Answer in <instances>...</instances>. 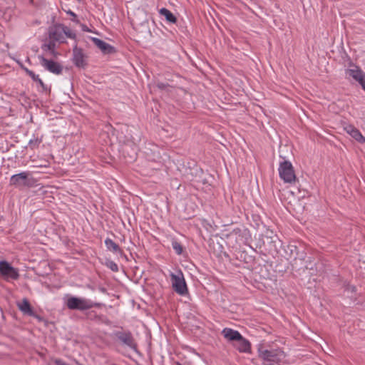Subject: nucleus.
I'll use <instances>...</instances> for the list:
<instances>
[{
  "mask_svg": "<svg viewBox=\"0 0 365 365\" xmlns=\"http://www.w3.org/2000/svg\"><path fill=\"white\" fill-rule=\"evenodd\" d=\"M257 352L258 356L264 365L279 364L285 358L284 352L280 349H268L263 344H259Z\"/></svg>",
  "mask_w": 365,
  "mask_h": 365,
  "instance_id": "nucleus-1",
  "label": "nucleus"
},
{
  "mask_svg": "<svg viewBox=\"0 0 365 365\" xmlns=\"http://www.w3.org/2000/svg\"><path fill=\"white\" fill-rule=\"evenodd\" d=\"M66 306L71 310H87L92 307H100V303H94L89 299L71 297L66 301Z\"/></svg>",
  "mask_w": 365,
  "mask_h": 365,
  "instance_id": "nucleus-2",
  "label": "nucleus"
},
{
  "mask_svg": "<svg viewBox=\"0 0 365 365\" xmlns=\"http://www.w3.org/2000/svg\"><path fill=\"white\" fill-rule=\"evenodd\" d=\"M0 277L6 282L18 280L20 277L19 270L11 266L6 260L0 261Z\"/></svg>",
  "mask_w": 365,
  "mask_h": 365,
  "instance_id": "nucleus-3",
  "label": "nucleus"
},
{
  "mask_svg": "<svg viewBox=\"0 0 365 365\" xmlns=\"http://www.w3.org/2000/svg\"><path fill=\"white\" fill-rule=\"evenodd\" d=\"M279 174L285 182L292 183L296 180L294 168L289 161L284 160L279 163Z\"/></svg>",
  "mask_w": 365,
  "mask_h": 365,
  "instance_id": "nucleus-4",
  "label": "nucleus"
},
{
  "mask_svg": "<svg viewBox=\"0 0 365 365\" xmlns=\"http://www.w3.org/2000/svg\"><path fill=\"white\" fill-rule=\"evenodd\" d=\"M170 277L173 289L180 295H185L187 293V287L182 273L181 272L178 274L172 273Z\"/></svg>",
  "mask_w": 365,
  "mask_h": 365,
  "instance_id": "nucleus-5",
  "label": "nucleus"
},
{
  "mask_svg": "<svg viewBox=\"0 0 365 365\" xmlns=\"http://www.w3.org/2000/svg\"><path fill=\"white\" fill-rule=\"evenodd\" d=\"M346 75L357 81L365 91V73L358 66H354L346 71Z\"/></svg>",
  "mask_w": 365,
  "mask_h": 365,
  "instance_id": "nucleus-6",
  "label": "nucleus"
},
{
  "mask_svg": "<svg viewBox=\"0 0 365 365\" xmlns=\"http://www.w3.org/2000/svg\"><path fill=\"white\" fill-rule=\"evenodd\" d=\"M39 58L42 66L46 70L57 75L61 73L63 67L58 63L51 60H48L43 56H41Z\"/></svg>",
  "mask_w": 365,
  "mask_h": 365,
  "instance_id": "nucleus-7",
  "label": "nucleus"
},
{
  "mask_svg": "<svg viewBox=\"0 0 365 365\" xmlns=\"http://www.w3.org/2000/svg\"><path fill=\"white\" fill-rule=\"evenodd\" d=\"M29 173L22 172L11 176L10 185L14 186H30Z\"/></svg>",
  "mask_w": 365,
  "mask_h": 365,
  "instance_id": "nucleus-8",
  "label": "nucleus"
},
{
  "mask_svg": "<svg viewBox=\"0 0 365 365\" xmlns=\"http://www.w3.org/2000/svg\"><path fill=\"white\" fill-rule=\"evenodd\" d=\"M65 32L64 26H53L49 29V38L54 41L63 43L65 41Z\"/></svg>",
  "mask_w": 365,
  "mask_h": 365,
  "instance_id": "nucleus-9",
  "label": "nucleus"
},
{
  "mask_svg": "<svg viewBox=\"0 0 365 365\" xmlns=\"http://www.w3.org/2000/svg\"><path fill=\"white\" fill-rule=\"evenodd\" d=\"M343 128L344 130L356 141L362 144L365 143V138L362 135L361 132L354 125L344 123Z\"/></svg>",
  "mask_w": 365,
  "mask_h": 365,
  "instance_id": "nucleus-10",
  "label": "nucleus"
},
{
  "mask_svg": "<svg viewBox=\"0 0 365 365\" xmlns=\"http://www.w3.org/2000/svg\"><path fill=\"white\" fill-rule=\"evenodd\" d=\"M115 336L124 344L133 348L135 346L134 339L130 331H118Z\"/></svg>",
  "mask_w": 365,
  "mask_h": 365,
  "instance_id": "nucleus-11",
  "label": "nucleus"
},
{
  "mask_svg": "<svg viewBox=\"0 0 365 365\" xmlns=\"http://www.w3.org/2000/svg\"><path fill=\"white\" fill-rule=\"evenodd\" d=\"M86 56L83 50L77 47L73 49V62L78 67H85L86 65Z\"/></svg>",
  "mask_w": 365,
  "mask_h": 365,
  "instance_id": "nucleus-12",
  "label": "nucleus"
},
{
  "mask_svg": "<svg viewBox=\"0 0 365 365\" xmlns=\"http://www.w3.org/2000/svg\"><path fill=\"white\" fill-rule=\"evenodd\" d=\"M222 334L230 341H237L242 339V334L238 331L230 328H225L222 331Z\"/></svg>",
  "mask_w": 365,
  "mask_h": 365,
  "instance_id": "nucleus-13",
  "label": "nucleus"
},
{
  "mask_svg": "<svg viewBox=\"0 0 365 365\" xmlns=\"http://www.w3.org/2000/svg\"><path fill=\"white\" fill-rule=\"evenodd\" d=\"M19 309L24 314L28 316H35V312H34L30 302L26 298L23 299L21 302L17 304Z\"/></svg>",
  "mask_w": 365,
  "mask_h": 365,
  "instance_id": "nucleus-14",
  "label": "nucleus"
},
{
  "mask_svg": "<svg viewBox=\"0 0 365 365\" xmlns=\"http://www.w3.org/2000/svg\"><path fill=\"white\" fill-rule=\"evenodd\" d=\"M93 41L94 44L101 49L104 53H110L113 51V48L108 43L97 38H93Z\"/></svg>",
  "mask_w": 365,
  "mask_h": 365,
  "instance_id": "nucleus-15",
  "label": "nucleus"
},
{
  "mask_svg": "<svg viewBox=\"0 0 365 365\" xmlns=\"http://www.w3.org/2000/svg\"><path fill=\"white\" fill-rule=\"evenodd\" d=\"M238 345L237 346V349L240 352H244V353H250L251 351V344L250 342L244 338L242 336V339H239L237 341Z\"/></svg>",
  "mask_w": 365,
  "mask_h": 365,
  "instance_id": "nucleus-16",
  "label": "nucleus"
},
{
  "mask_svg": "<svg viewBox=\"0 0 365 365\" xmlns=\"http://www.w3.org/2000/svg\"><path fill=\"white\" fill-rule=\"evenodd\" d=\"M56 41H54L53 40H51L49 38V41L48 42H45L43 45H42V50L43 51H45L46 53H50L51 56H57V53L55 51V48H56Z\"/></svg>",
  "mask_w": 365,
  "mask_h": 365,
  "instance_id": "nucleus-17",
  "label": "nucleus"
},
{
  "mask_svg": "<svg viewBox=\"0 0 365 365\" xmlns=\"http://www.w3.org/2000/svg\"><path fill=\"white\" fill-rule=\"evenodd\" d=\"M105 244L108 250H110L114 253L120 254V255H122L123 254V252L120 249L119 245L118 244H116L115 242H113L111 239L107 238L105 240Z\"/></svg>",
  "mask_w": 365,
  "mask_h": 365,
  "instance_id": "nucleus-18",
  "label": "nucleus"
},
{
  "mask_svg": "<svg viewBox=\"0 0 365 365\" xmlns=\"http://www.w3.org/2000/svg\"><path fill=\"white\" fill-rule=\"evenodd\" d=\"M160 14L164 16L166 20L170 23H175L177 21L176 17L168 9L163 8L160 10Z\"/></svg>",
  "mask_w": 365,
  "mask_h": 365,
  "instance_id": "nucleus-19",
  "label": "nucleus"
},
{
  "mask_svg": "<svg viewBox=\"0 0 365 365\" xmlns=\"http://www.w3.org/2000/svg\"><path fill=\"white\" fill-rule=\"evenodd\" d=\"M42 142L41 138H36L35 139L30 140L29 142V146L31 150H34L38 148V145Z\"/></svg>",
  "mask_w": 365,
  "mask_h": 365,
  "instance_id": "nucleus-20",
  "label": "nucleus"
},
{
  "mask_svg": "<svg viewBox=\"0 0 365 365\" xmlns=\"http://www.w3.org/2000/svg\"><path fill=\"white\" fill-rule=\"evenodd\" d=\"M105 264L106 265L107 267L110 269L113 272H118V266L117 265V264L115 262H113L110 259H106Z\"/></svg>",
  "mask_w": 365,
  "mask_h": 365,
  "instance_id": "nucleus-21",
  "label": "nucleus"
},
{
  "mask_svg": "<svg viewBox=\"0 0 365 365\" xmlns=\"http://www.w3.org/2000/svg\"><path fill=\"white\" fill-rule=\"evenodd\" d=\"M172 246H173V250L175 251V252L178 255L182 254V252L183 251V248L180 242H178L177 241H173Z\"/></svg>",
  "mask_w": 365,
  "mask_h": 365,
  "instance_id": "nucleus-22",
  "label": "nucleus"
},
{
  "mask_svg": "<svg viewBox=\"0 0 365 365\" xmlns=\"http://www.w3.org/2000/svg\"><path fill=\"white\" fill-rule=\"evenodd\" d=\"M86 317L88 319L93 320L94 319L98 318V315L96 314V312L91 311L86 313Z\"/></svg>",
  "mask_w": 365,
  "mask_h": 365,
  "instance_id": "nucleus-23",
  "label": "nucleus"
},
{
  "mask_svg": "<svg viewBox=\"0 0 365 365\" xmlns=\"http://www.w3.org/2000/svg\"><path fill=\"white\" fill-rule=\"evenodd\" d=\"M64 30H65V33H64V36H67L70 38H75V34L73 33L67 27H65L64 26Z\"/></svg>",
  "mask_w": 365,
  "mask_h": 365,
  "instance_id": "nucleus-24",
  "label": "nucleus"
},
{
  "mask_svg": "<svg viewBox=\"0 0 365 365\" xmlns=\"http://www.w3.org/2000/svg\"><path fill=\"white\" fill-rule=\"evenodd\" d=\"M29 73L31 78L35 81H38L41 84H43L42 81L38 78V76H36L35 74L32 71H29Z\"/></svg>",
  "mask_w": 365,
  "mask_h": 365,
  "instance_id": "nucleus-25",
  "label": "nucleus"
},
{
  "mask_svg": "<svg viewBox=\"0 0 365 365\" xmlns=\"http://www.w3.org/2000/svg\"><path fill=\"white\" fill-rule=\"evenodd\" d=\"M241 229L240 228H236V229H234L233 230V232L237 235V234H240L241 232Z\"/></svg>",
  "mask_w": 365,
  "mask_h": 365,
  "instance_id": "nucleus-26",
  "label": "nucleus"
},
{
  "mask_svg": "<svg viewBox=\"0 0 365 365\" xmlns=\"http://www.w3.org/2000/svg\"><path fill=\"white\" fill-rule=\"evenodd\" d=\"M33 317L38 319L39 321L42 320V318L39 315L36 314V313H35V316H33Z\"/></svg>",
  "mask_w": 365,
  "mask_h": 365,
  "instance_id": "nucleus-27",
  "label": "nucleus"
},
{
  "mask_svg": "<svg viewBox=\"0 0 365 365\" xmlns=\"http://www.w3.org/2000/svg\"><path fill=\"white\" fill-rule=\"evenodd\" d=\"M158 87L160 88H164L165 86L163 83H158Z\"/></svg>",
  "mask_w": 365,
  "mask_h": 365,
  "instance_id": "nucleus-28",
  "label": "nucleus"
},
{
  "mask_svg": "<svg viewBox=\"0 0 365 365\" xmlns=\"http://www.w3.org/2000/svg\"><path fill=\"white\" fill-rule=\"evenodd\" d=\"M68 13L70 15H71L72 16H73V17H76V14H75L73 12L71 11H68Z\"/></svg>",
  "mask_w": 365,
  "mask_h": 365,
  "instance_id": "nucleus-29",
  "label": "nucleus"
},
{
  "mask_svg": "<svg viewBox=\"0 0 365 365\" xmlns=\"http://www.w3.org/2000/svg\"><path fill=\"white\" fill-rule=\"evenodd\" d=\"M177 365H182V364H180V363H178V364H177Z\"/></svg>",
  "mask_w": 365,
  "mask_h": 365,
  "instance_id": "nucleus-30",
  "label": "nucleus"
}]
</instances>
